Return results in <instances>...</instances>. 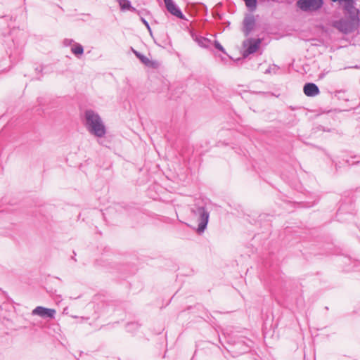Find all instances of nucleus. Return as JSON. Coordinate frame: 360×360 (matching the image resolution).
Wrapping results in <instances>:
<instances>
[{"mask_svg":"<svg viewBox=\"0 0 360 360\" xmlns=\"http://www.w3.org/2000/svg\"><path fill=\"white\" fill-rule=\"evenodd\" d=\"M359 10H356V12H353V11L345 12L347 18L336 21L334 24L335 27L344 33L353 32L359 25Z\"/></svg>","mask_w":360,"mask_h":360,"instance_id":"1","label":"nucleus"},{"mask_svg":"<svg viewBox=\"0 0 360 360\" xmlns=\"http://www.w3.org/2000/svg\"><path fill=\"white\" fill-rule=\"evenodd\" d=\"M86 123L89 127V130L94 135L101 137L105 134V128L103 124L100 116L93 110H86L85 112Z\"/></svg>","mask_w":360,"mask_h":360,"instance_id":"2","label":"nucleus"},{"mask_svg":"<svg viewBox=\"0 0 360 360\" xmlns=\"http://www.w3.org/2000/svg\"><path fill=\"white\" fill-rule=\"evenodd\" d=\"M323 0H298L297 6L303 11H315L322 7Z\"/></svg>","mask_w":360,"mask_h":360,"instance_id":"3","label":"nucleus"},{"mask_svg":"<svg viewBox=\"0 0 360 360\" xmlns=\"http://www.w3.org/2000/svg\"><path fill=\"white\" fill-rule=\"evenodd\" d=\"M261 44L259 39H248L243 42V47L245 49L243 56L245 57L251 53L256 52Z\"/></svg>","mask_w":360,"mask_h":360,"instance_id":"4","label":"nucleus"},{"mask_svg":"<svg viewBox=\"0 0 360 360\" xmlns=\"http://www.w3.org/2000/svg\"><path fill=\"white\" fill-rule=\"evenodd\" d=\"M198 213L200 215V223L196 231L198 233H202L205 231L208 223L209 214L202 207H198Z\"/></svg>","mask_w":360,"mask_h":360,"instance_id":"5","label":"nucleus"},{"mask_svg":"<svg viewBox=\"0 0 360 360\" xmlns=\"http://www.w3.org/2000/svg\"><path fill=\"white\" fill-rule=\"evenodd\" d=\"M32 314L34 315H37L42 318H53L56 314V310L53 309L45 308L43 307H37L32 311Z\"/></svg>","mask_w":360,"mask_h":360,"instance_id":"6","label":"nucleus"},{"mask_svg":"<svg viewBox=\"0 0 360 360\" xmlns=\"http://www.w3.org/2000/svg\"><path fill=\"white\" fill-rule=\"evenodd\" d=\"M164 2L168 12L179 18H183L181 12L176 7L173 0H164Z\"/></svg>","mask_w":360,"mask_h":360,"instance_id":"7","label":"nucleus"},{"mask_svg":"<svg viewBox=\"0 0 360 360\" xmlns=\"http://www.w3.org/2000/svg\"><path fill=\"white\" fill-rule=\"evenodd\" d=\"M303 91L307 96H315L319 94L318 86L313 83H307L304 86Z\"/></svg>","mask_w":360,"mask_h":360,"instance_id":"8","label":"nucleus"},{"mask_svg":"<svg viewBox=\"0 0 360 360\" xmlns=\"http://www.w3.org/2000/svg\"><path fill=\"white\" fill-rule=\"evenodd\" d=\"M255 18L253 16H247L243 22V32L245 35H248L250 32L252 31L255 26Z\"/></svg>","mask_w":360,"mask_h":360,"instance_id":"9","label":"nucleus"},{"mask_svg":"<svg viewBox=\"0 0 360 360\" xmlns=\"http://www.w3.org/2000/svg\"><path fill=\"white\" fill-rule=\"evenodd\" d=\"M333 2L338 1L340 4L342 5L344 10L345 12L352 11L356 12L357 10L354 6V0H331Z\"/></svg>","mask_w":360,"mask_h":360,"instance_id":"10","label":"nucleus"},{"mask_svg":"<svg viewBox=\"0 0 360 360\" xmlns=\"http://www.w3.org/2000/svg\"><path fill=\"white\" fill-rule=\"evenodd\" d=\"M71 51L76 56L82 55L83 53V52H84L83 47L81 45H79V44L74 45L71 48Z\"/></svg>","mask_w":360,"mask_h":360,"instance_id":"11","label":"nucleus"},{"mask_svg":"<svg viewBox=\"0 0 360 360\" xmlns=\"http://www.w3.org/2000/svg\"><path fill=\"white\" fill-rule=\"evenodd\" d=\"M246 6L250 10L254 11L257 8V0H243Z\"/></svg>","mask_w":360,"mask_h":360,"instance_id":"12","label":"nucleus"},{"mask_svg":"<svg viewBox=\"0 0 360 360\" xmlns=\"http://www.w3.org/2000/svg\"><path fill=\"white\" fill-rule=\"evenodd\" d=\"M119 4L122 10L131 8L130 2L127 0H120Z\"/></svg>","mask_w":360,"mask_h":360,"instance_id":"13","label":"nucleus"},{"mask_svg":"<svg viewBox=\"0 0 360 360\" xmlns=\"http://www.w3.org/2000/svg\"><path fill=\"white\" fill-rule=\"evenodd\" d=\"M141 60H142L145 64H146V65H150V64H151L150 60L148 58H146V57L142 56V57L141 58Z\"/></svg>","mask_w":360,"mask_h":360,"instance_id":"14","label":"nucleus"},{"mask_svg":"<svg viewBox=\"0 0 360 360\" xmlns=\"http://www.w3.org/2000/svg\"><path fill=\"white\" fill-rule=\"evenodd\" d=\"M215 46H216V47H217L218 49H219V50H221V51H224L223 47H222V46H221V45H220L219 43H217V44H215Z\"/></svg>","mask_w":360,"mask_h":360,"instance_id":"15","label":"nucleus"}]
</instances>
